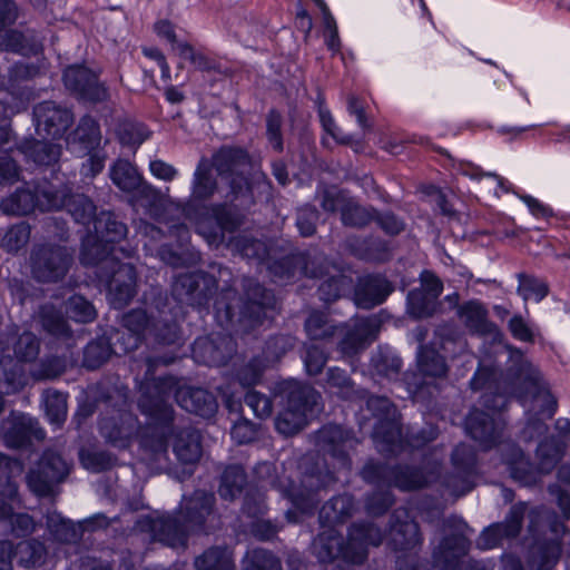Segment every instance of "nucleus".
<instances>
[{"mask_svg": "<svg viewBox=\"0 0 570 570\" xmlns=\"http://www.w3.org/2000/svg\"><path fill=\"white\" fill-rule=\"evenodd\" d=\"M213 166L216 168L222 181L229 187L226 197L232 200L239 197H246L250 191V185L247 174L250 163L247 154L242 149L222 148L213 157ZM212 163L203 157L195 171L193 194L196 198L205 199L210 197L217 188L216 181L213 179Z\"/></svg>", "mask_w": 570, "mask_h": 570, "instance_id": "f257e3e1", "label": "nucleus"}, {"mask_svg": "<svg viewBox=\"0 0 570 570\" xmlns=\"http://www.w3.org/2000/svg\"><path fill=\"white\" fill-rule=\"evenodd\" d=\"M384 533L374 523H354L348 532V540L332 528L323 531L314 541V551L321 562H332L343 559L351 563H362L367 557L370 546L382 543Z\"/></svg>", "mask_w": 570, "mask_h": 570, "instance_id": "f03ea898", "label": "nucleus"}, {"mask_svg": "<svg viewBox=\"0 0 570 570\" xmlns=\"http://www.w3.org/2000/svg\"><path fill=\"white\" fill-rule=\"evenodd\" d=\"M215 498L212 493L196 491L185 498L177 517H161L149 521L153 538L169 547L184 546L190 531L200 529L210 515Z\"/></svg>", "mask_w": 570, "mask_h": 570, "instance_id": "7ed1b4c3", "label": "nucleus"}, {"mask_svg": "<svg viewBox=\"0 0 570 570\" xmlns=\"http://www.w3.org/2000/svg\"><path fill=\"white\" fill-rule=\"evenodd\" d=\"M40 341L31 332L11 334L0 338V392L10 394L20 391L28 383L24 365L37 360Z\"/></svg>", "mask_w": 570, "mask_h": 570, "instance_id": "20e7f679", "label": "nucleus"}, {"mask_svg": "<svg viewBox=\"0 0 570 570\" xmlns=\"http://www.w3.org/2000/svg\"><path fill=\"white\" fill-rule=\"evenodd\" d=\"M100 245L88 247L81 252V262L85 265H97V275L108 285V293L111 303L116 307H122L129 303L136 293V273L130 264H122L116 257L117 248L101 257H96L94 252H98Z\"/></svg>", "mask_w": 570, "mask_h": 570, "instance_id": "39448f33", "label": "nucleus"}, {"mask_svg": "<svg viewBox=\"0 0 570 570\" xmlns=\"http://www.w3.org/2000/svg\"><path fill=\"white\" fill-rule=\"evenodd\" d=\"M308 336L312 340H326L332 337L336 331L344 332L340 342V351L344 355H352L375 340L379 332V322L376 318H357L348 328L336 327L327 316L320 312L309 315L305 324Z\"/></svg>", "mask_w": 570, "mask_h": 570, "instance_id": "423d86ee", "label": "nucleus"}, {"mask_svg": "<svg viewBox=\"0 0 570 570\" xmlns=\"http://www.w3.org/2000/svg\"><path fill=\"white\" fill-rule=\"evenodd\" d=\"M122 323L126 331L117 335L114 344L115 346L120 345L122 353L136 350L142 335L147 332L163 344H174L179 337L176 323L165 318L150 322V317L142 309H134L127 313Z\"/></svg>", "mask_w": 570, "mask_h": 570, "instance_id": "0eeeda50", "label": "nucleus"}, {"mask_svg": "<svg viewBox=\"0 0 570 570\" xmlns=\"http://www.w3.org/2000/svg\"><path fill=\"white\" fill-rule=\"evenodd\" d=\"M286 407L275 420L276 430L285 435H294L299 432L313 415L317 406L320 394L309 385L295 381L286 382Z\"/></svg>", "mask_w": 570, "mask_h": 570, "instance_id": "6e6552de", "label": "nucleus"}, {"mask_svg": "<svg viewBox=\"0 0 570 570\" xmlns=\"http://www.w3.org/2000/svg\"><path fill=\"white\" fill-rule=\"evenodd\" d=\"M173 362L174 357H146V371L140 384L141 396L139 399V407L145 414L164 423L173 420L174 412L166 397L171 393L175 382L173 377L163 379L153 386L150 382L154 381L155 370L159 364L168 365Z\"/></svg>", "mask_w": 570, "mask_h": 570, "instance_id": "1a4fd4ad", "label": "nucleus"}, {"mask_svg": "<svg viewBox=\"0 0 570 570\" xmlns=\"http://www.w3.org/2000/svg\"><path fill=\"white\" fill-rule=\"evenodd\" d=\"M286 472L284 471L282 475L277 476L274 484L302 513L311 512L318 502L317 492L336 480L334 472L318 471L317 473H305L299 485H296L292 473Z\"/></svg>", "mask_w": 570, "mask_h": 570, "instance_id": "9d476101", "label": "nucleus"}, {"mask_svg": "<svg viewBox=\"0 0 570 570\" xmlns=\"http://www.w3.org/2000/svg\"><path fill=\"white\" fill-rule=\"evenodd\" d=\"M73 252L67 246L43 244L36 246L31 253L32 276L42 283L61 281L72 265Z\"/></svg>", "mask_w": 570, "mask_h": 570, "instance_id": "9b49d317", "label": "nucleus"}, {"mask_svg": "<svg viewBox=\"0 0 570 570\" xmlns=\"http://www.w3.org/2000/svg\"><path fill=\"white\" fill-rule=\"evenodd\" d=\"M70 464L57 452L46 451L27 474V484L37 497H53L57 485L65 481Z\"/></svg>", "mask_w": 570, "mask_h": 570, "instance_id": "f8f14e48", "label": "nucleus"}, {"mask_svg": "<svg viewBox=\"0 0 570 570\" xmlns=\"http://www.w3.org/2000/svg\"><path fill=\"white\" fill-rule=\"evenodd\" d=\"M445 528L452 530V532L445 535L434 549L433 561L435 567L441 570H454L469 551L468 534L470 529L466 523L456 518L446 520Z\"/></svg>", "mask_w": 570, "mask_h": 570, "instance_id": "ddd939ff", "label": "nucleus"}, {"mask_svg": "<svg viewBox=\"0 0 570 570\" xmlns=\"http://www.w3.org/2000/svg\"><path fill=\"white\" fill-rule=\"evenodd\" d=\"M363 479L377 485H394L402 491H412L425 487L429 478L421 470L411 466L387 468L373 462L362 470Z\"/></svg>", "mask_w": 570, "mask_h": 570, "instance_id": "4468645a", "label": "nucleus"}, {"mask_svg": "<svg viewBox=\"0 0 570 570\" xmlns=\"http://www.w3.org/2000/svg\"><path fill=\"white\" fill-rule=\"evenodd\" d=\"M367 406L379 417L373 433L379 451L394 452L402 435L395 406L384 396L370 397Z\"/></svg>", "mask_w": 570, "mask_h": 570, "instance_id": "2eb2a0df", "label": "nucleus"}, {"mask_svg": "<svg viewBox=\"0 0 570 570\" xmlns=\"http://www.w3.org/2000/svg\"><path fill=\"white\" fill-rule=\"evenodd\" d=\"M39 202L43 209L66 208L75 220L82 225L94 224L97 218L96 206L87 196L82 194L69 195L66 188L43 190Z\"/></svg>", "mask_w": 570, "mask_h": 570, "instance_id": "dca6fc26", "label": "nucleus"}, {"mask_svg": "<svg viewBox=\"0 0 570 570\" xmlns=\"http://www.w3.org/2000/svg\"><path fill=\"white\" fill-rule=\"evenodd\" d=\"M240 225V219L225 206H215L197 222V232L210 246H218L224 240L225 232H233Z\"/></svg>", "mask_w": 570, "mask_h": 570, "instance_id": "f3484780", "label": "nucleus"}, {"mask_svg": "<svg viewBox=\"0 0 570 570\" xmlns=\"http://www.w3.org/2000/svg\"><path fill=\"white\" fill-rule=\"evenodd\" d=\"M505 422L501 415H490L474 410L466 419L468 433L484 449H491L503 441Z\"/></svg>", "mask_w": 570, "mask_h": 570, "instance_id": "a211bd4d", "label": "nucleus"}, {"mask_svg": "<svg viewBox=\"0 0 570 570\" xmlns=\"http://www.w3.org/2000/svg\"><path fill=\"white\" fill-rule=\"evenodd\" d=\"M317 441L325 453L336 460L334 468L348 469V451L357 443L350 432L338 425H326L320 430Z\"/></svg>", "mask_w": 570, "mask_h": 570, "instance_id": "6ab92c4d", "label": "nucleus"}, {"mask_svg": "<svg viewBox=\"0 0 570 570\" xmlns=\"http://www.w3.org/2000/svg\"><path fill=\"white\" fill-rule=\"evenodd\" d=\"M246 302L240 308L239 322L247 328L262 324L267 315V309L273 306V295L253 279H246L244 284Z\"/></svg>", "mask_w": 570, "mask_h": 570, "instance_id": "aec40b11", "label": "nucleus"}, {"mask_svg": "<svg viewBox=\"0 0 570 570\" xmlns=\"http://www.w3.org/2000/svg\"><path fill=\"white\" fill-rule=\"evenodd\" d=\"M23 466L0 453V520H6L20 504L18 485L14 478L22 473Z\"/></svg>", "mask_w": 570, "mask_h": 570, "instance_id": "412c9836", "label": "nucleus"}, {"mask_svg": "<svg viewBox=\"0 0 570 570\" xmlns=\"http://www.w3.org/2000/svg\"><path fill=\"white\" fill-rule=\"evenodd\" d=\"M38 134L47 138H60L72 124V116L52 101H45L35 108Z\"/></svg>", "mask_w": 570, "mask_h": 570, "instance_id": "4be33fe9", "label": "nucleus"}, {"mask_svg": "<svg viewBox=\"0 0 570 570\" xmlns=\"http://www.w3.org/2000/svg\"><path fill=\"white\" fill-rule=\"evenodd\" d=\"M112 183L122 191L137 193L140 197L156 199L158 191L145 183L137 168L128 160L118 159L109 174Z\"/></svg>", "mask_w": 570, "mask_h": 570, "instance_id": "5701e85b", "label": "nucleus"}, {"mask_svg": "<svg viewBox=\"0 0 570 570\" xmlns=\"http://www.w3.org/2000/svg\"><path fill=\"white\" fill-rule=\"evenodd\" d=\"M550 530L556 538L546 542H535L530 548L527 562L531 570H552L560 558L561 548L557 538L566 533V527L562 522L554 521Z\"/></svg>", "mask_w": 570, "mask_h": 570, "instance_id": "b1692460", "label": "nucleus"}, {"mask_svg": "<svg viewBox=\"0 0 570 570\" xmlns=\"http://www.w3.org/2000/svg\"><path fill=\"white\" fill-rule=\"evenodd\" d=\"M63 80L67 88L90 101H101L106 98V90L98 81L97 76L81 66L66 69Z\"/></svg>", "mask_w": 570, "mask_h": 570, "instance_id": "393cba45", "label": "nucleus"}, {"mask_svg": "<svg viewBox=\"0 0 570 570\" xmlns=\"http://www.w3.org/2000/svg\"><path fill=\"white\" fill-rule=\"evenodd\" d=\"M527 511L525 503L514 504L505 522L489 527L479 538L478 546L481 549H491L500 544L503 538L517 537L521 530V523Z\"/></svg>", "mask_w": 570, "mask_h": 570, "instance_id": "a878e982", "label": "nucleus"}, {"mask_svg": "<svg viewBox=\"0 0 570 570\" xmlns=\"http://www.w3.org/2000/svg\"><path fill=\"white\" fill-rule=\"evenodd\" d=\"M36 422L26 414L11 413L0 424V436L9 448H21L31 435L39 438L35 430Z\"/></svg>", "mask_w": 570, "mask_h": 570, "instance_id": "bb28decb", "label": "nucleus"}, {"mask_svg": "<svg viewBox=\"0 0 570 570\" xmlns=\"http://www.w3.org/2000/svg\"><path fill=\"white\" fill-rule=\"evenodd\" d=\"M391 542L396 550L413 549L421 543V533L415 521L405 509H397L392 515Z\"/></svg>", "mask_w": 570, "mask_h": 570, "instance_id": "cd10ccee", "label": "nucleus"}, {"mask_svg": "<svg viewBox=\"0 0 570 570\" xmlns=\"http://www.w3.org/2000/svg\"><path fill=\"white\" fill-rule=\"evenodd\" d=\"M94 232L99 238V242L90 244V242H86L83 247L87 245L91 247L94 245H100V249L98 252H94L96 257L105 256L110 253L114 247L107 249L106 246H102V243H118L126 237L127 227L121 222L117 220L114 214L102 212L100 213L94 222Z\"/></svg>", "mask_w": 570, "mask_h": 570, "instance_id": "c85d7f7f", "label": "nucleus"}, {"mask_svg": "<svg viewBox=\"0 0 570 570\" xmlns=\"http://www.w3.org/2000/svg\"><path fill=\"white\" fill-rule=\"evenodd\" d=\"M175 399L184 410L203 417H210L217 411L214 395L200 387H178L175 391Z\"/></svg>", "mask_w": 570, "mask_h": 570, "instance_id": "c756f323", "label": "nucleus"}, {"mask_svg": "<svg viewBox=\"0 0 570 570\" xmlns=\"http://www.w3.org/2000/svg\"><path fill=\"white\" fill-rule=\"evenodd\" d=\"M503 460L509 466L511 476L523 485L535 484L541 476V471L533 468L523 455V452L514 444H507Z\"/></svg>", "mask_w": 570, "mask_h": 570, "instance_id": "7c9ffc66", "label": "nucleus"}, {"mask_svg": "<svg viewBox=\"0 0 570 570\" xmlns=\"http://www.w3.org/2000/svg\"><path fill=\"white\" fill-rule=\"evenodd\" d=\"M392 292L386 278L382 276H368L363 278L355 292V302L362 308H372L384 302Z\"/></svg>", "mask_w": 570, "mask_h": 570, "instance_id": "2f4dec72", "label": "nucleus"}, {"mask_svg": "<svg viewBox=\"0 0 570 570\" xmlns=\"http://www.w3.org/2000/svg\"><path fill=\"white\" fill-rule=\"evenodd\" d=\"M100 140L101 135L98 124L91 117L85 116L68 139V146L72 153L90 154L99 146Z\"/></svg>", "mask_w": 570, "mask_h": 570, "instance_id": "473e14b6", "label": "nucleus"}, {"mask_svg": "<svg viewBox=\"0 0 570 570\" xmlns=\"http://www.w3.org/2000/svg\"><path fill=\"white\" fill-rule=\"evenodd\" d=\"M515 374L518 382L524 386L527 393L532 394L535 399L542 397L552 406L556 405V401L542 382L540 371L530 361L522 358ZM552 412L553 407L549 409V416L552 415Z\"/></svg>", "mask_w": 570, "mask_h": 570, "instance_id": "72a5a7b5", "label": "nucleus"}, {"mask_svg": "<svg viewBox=\"0 0 570 570\" xmlns=\"http://www.w3.org/2000/svg\"><path fill=\"white\" fill-rule=\"evenodd\" d=\"M174 452L177 460L184 465L196 464L202 456L200 434L198 431L187 428L175 434Z\"/></svg>", "mask_w": 570, "mask_h": 570, "instance_id": "f704fd0d", "label": "nucleus"}, {"mask_svg": "<svg viewBox=\"0 0 570 570\" xmlns=\"http://www.w3.org/2000/svg\"><path fill=\"white\" fill-rule=\"evenodd\" d=\"M53 189L51 186L37 190L35 195L30 189H17L16 193L0 203L1 210L7 215H27L36 207L45 210L40 206L39 197L43 190Z\"/></svg>", "mask_w": 570, "mask_h": 570, "instance_id": "c9c22d12", "label": "nucleus"}, {"mask_svg": "<svg viewBox=\"0 0 570 570\" xmlns=\"http://www.w3.org/2000/svg\"><path fill=\"white\" fill-rule=\"evenodd\" d=\"M453 464L463 472V476L461 479V485H456V478L451 479L449 482V487L452 488L453 493L456 495H462L470 491L473 484L470 481V476L472 475L475 455L472 449L468 445L461 444L455 448L452 454Z\"/></svg>", "mask_w": 570, "mask_h": 570, "instance_id": "e433bc0d", "label": "nucleus"}, {"mask_svg": "<svg viewBox=\"0 0 570 570\" xmlns=\"http://www.w3.org/2000/svg\"><path fill=\"white\" fill-rule=\"evenodd\" d=\"M355 512V503L351 495L343 494L332 498L320 511V520L323 524L333 525L343 523Z\"/></svg>", "mask_w": 570, "mask_h": 570, "instance_id": "4c0bfd02", "label": "nucleus"}, {"mask_svg": "<svg viewBox=\"0 0 570 570\" xmlns=\"http://www.w3.org/2000/svg\"><path fill=\"white\" fill-rule=\"evenodd\" d=\"M142 445L150 464L158 471L169 469L167 460V441L164 432H156L144 439Z\"/></svg>", "mask_w": 570, "mask_h": 570, "instance_id": "58836bf2", "label": "nucleus"}, {"mask_svg": "<svg viewBox=\"0 0 570 570\" xmlns=\"http://www.w3.org/2000/svg\"><path fill=\"white\" fill-rule=\"evenodd\" d=\"M197 570H235L230 551L210 548L195 559Z\"/></svg>", "mask_w": 570, "mask_h": 570, "instance_id": "ea45409f", "label": "nucleus"}, {"mask_svg": "<svg viewBox=\"0 0 570 570\" xmlns=\"http://www.w3.org/2000/svg\"><path fill=\"white\" fill-rule=\"evenodd\" d=\"M198 279L199 277L194 274L179 275L173 285V294L177 301L188 305L200 304L202 299L198 292Z\"/></svg>", "mask_w": 570, "mask_h": 570, "instance_id": "a19ab883", "label": "nucleus"}, {"mask_svg": "<svg viewBox=\"0 0 570 570\" xmlns=\"http://www.w3.org/2000/svg\"><path fill=\"white\" fill-rule=\"evenodd\" d=\"M246 484V475L243 468L238 465L228 466L222 476L219 494L225 500H234L242 493Z\"/></svg>", "mask_w": 570, "mask_h": 570, "instance_id": "79ce46f5", "label": "nucleus"}, {"mask_svg": "<svg viewBox=\"0 0 570 570\" xmlns=\"http://www.w3.org/2000/svg\"><path fill=\"white\" fill-rule=\"evenodd\" d=\"M460 316L464 324L474 332H488L492 325L487 321V309L476 301H471L462 305Z\"/></svg>", "mask_w": 570, "mask_h": 570, "instance_id": "37998d69", "label": "nucleus"}, {"mask_svg": "<svg viewBox=\"0 0 570 570\" xmlns=\"http://www.w3.org/2000/svg\"><path fill=\"white\" fill-rule=\"evenodd\" d=\"M417 366L423 375L431 377H442L448 371L443 357L435 350L426 346L419 353Z\"/></svg>", "mask_w": 570, "mask_h": 570, "instance_id": "c03bdc74", "label": "nucleus"}, {"mask_svg": "<svg viewBox=\"0 0 570 570\" xmlns=\"http://www.w3.org/2000/svg\"><path fill=\"white\" fill-rule=\"evenodd\" d=\"M562 456V448L554 439L541 442L537 450L538 466L541 473H550Z\"/></svg>", "mask_w": 570, "mask_h": 570, "instance_id": "a18cd8bd", "label": "nucleus"}, {"mask_svg": "<svg viewBox=\"0 0 570 570\" xmlns=\"http://www.w3.org/2000/svg\"><path fill=\"white\" fill-rule=\"evenodd\" d=\"M112 351L116 354L120 353V345H112L111 347L109 343L102 340L89 343L85 350V365L91 370L99 367L110 357Z\"/></svg>", "mask_w": 570, "mask_h": 570, "instance_id": "49530a36", "label": "nucleus"}, {"mask_svg": "<svg viewBox=\"0 0 570 570\" xmlns=\"http://www.w3.org/2000/svg\"><path fill=\"white\" fill-rule=\"evenodd\" d=\"M40 322L46 332L55 336H68L69 326L62 316L52 305H43L40 309Z\"/></svg>", "mask_w": 570, "mask_h": 570, "instance_id": "de8ad7c7", "label": "nucleus"}, {"mask_svg": "<svg viewBox=\"0 0 570 570\" xmlns=\"http://www.w3.org/2000/svg\"><path fill=\"white\" fill-rule=\"evenodd\" d=\"M243 570H281V562L273 553L255 549L244 558Z\"/></svg>", "mask_w": 570, "mask_h": 570, "instance_id": "09e8293b", "label": "nucleus"}, {"mask_svg": "<svg viewBox=\"0 0 570 570\" xmlns=\"http://www.w3.org/2000/svg\"><path fill=\"white\" fill-rule=\"evenodd\" d=\"M45 553L46 549L43 544L37 540L22 541L14 549V556L18 562L24 567L41 563Z\"/></svg>", "mask_w": 570, "mask_h": 570, "instance_id": "8fccbe9b", "label": "nucleus"}, {"mask_svg": "<svg viewBox=\"0 0 570 570\" xmlns=\"http://www.w3.org/2000/svg\"><path fill=\"white\" fill-rule=\"evenodd\" d=\"M409 312L416 318L429 317L436 311L438 301L424 293L414 289L407 296Z\"/></svg>", "mask_w": 570, "mask_h": 570, "instance_id": "3c124183", "label": "nucleus"}, {"mask_svg": "<svg viewBox=\"0 0 570 570\" xmlns=\"http://www.w3.org/2000/svg\"><path fill=\"white\" fill-rule=\"evenodd\" d=\"M45 404L49 421L60 425L67 416V396L61 392L49 390L45 394Z\"/></svg>", "mask_w": 570, "mask_h": 570, "instance_id": "603ef678", "label": "nucleus"}, {"mask_svg": "<svg viewBox=\"0 0 570 570\" xmlns=\"http://www.w3.org/2000/svg\"><path fill=\"white\" fill-rule=\"evenodd\" d=\"M342 222L346 226L363 227L374 219V210L347 202L342 207Z\"/></svg>", "mask_w": 570, "mask_h": 570, "instance_id": "864d4df0", "label": "nucleus"}, {"mask_svg": "<svg viewBox=\"0 0 570 570\" xmlns=\"http://www.w3.org/2000/svg\"><path fill=\"white\" fill-rule=\"evenodd\" d=\"M326 385L330 391L343 399H351L354 395V384L346 373L340 368H330L327 372Z\"/></svg>", "mask_w": 570, "mask_h": 570, "instance_id": "5fc2aeb1", "label": "nucleus"}, {"mask_svg": "<svg viewBox=\"0 0 570 570\" xmlns=\"http://www.w3.org/2000/svg\"><path fill=\"white\" fill-rule=\"evenodd\" d=\"M47 524L50 533L60 542H75L79 538L75 524L59 515L48 517Z\"/></svg>", "mask_w": 570, "mask_h": 570, "instance_id": "6e6d98bb", "label": "nucleus"}, {"mask_svg": "<svg viewBox=\"0 0 570 570\" xmlns=\"http://www.w3.org/2000/svg\"><path fill=\"white\" fill-rule=\"evenodd\" d=\"M67 313L72 320L80 323H88L96 318L94 305L80 295H73L68 299Z\"/></svg>", "mask_w": 570, "mask_h": 570, "instance_id": "4d7b16f0", "label": "nucleus"}, {"mask_svg": "<svg viewBox=\"0 0 570 570\" xmlns=\"http://www.w3.org/2000/svg\"><path fill=\"white\" fill-rule=\"evenodd\" d=\"M118 137L122 145L136 147L149 137V132L141 124L125 121L119 125Z\"/></svg>", "mask_w": 570, "mask_h": 570, "instance_id": "13d9d810", "label": "nucleus"}, {"mask_svg": "<svg viewBox=\"0 0 570 570\" xmlns=\"http://www.w3.org/2000/svg\"><path fill=\"white\" fill-rule=\"evenodd\" d=\"M230 245L246 258L263 259L267 255V248L263 242L247 236L235 237Z\"/></svg>", "mask_w": 570, "mask_h": 570, "instance_id": "bf43d9fd", "label": "nucleus"}, {"mask_svg": "<svg viewBox=\"0 0 570 570\" xmlns=\"http://www.w3.org/2000/svg\"><path fill=\"white\" fill-rule=\"evenodd\" d=\"M66 365L63 360L57 356L47 357L32 370L29 375L37 381L50 380L60 376L65 372Z\"/></svg>", "mask_w": 570, "mask_h": 570, "instance_id": "052dcab7", "label": "nucleus"}, {"mask_svg": "<svg viewBox=\"0 0 570 570\" xmlns=\"http://www.w3.org/2000/svg\"><path fill=\"white\" fill-rule=\"evenodd\" d=\"M30 239V227L24 223L17 224L8 229L2 238V246L8 252H18Z\"/></svg>", "mask_w": 570, "mask_h": 570, "instance_id": "680f3d73", "label": "nucleus"}, {"mask_svg": "<svg viewBox=\"0 0 570 570\" xmlns=\"http://www.w3.org/2000/svg\"><path fill=\"white\" fill-rule=\"evenodd\" d=\"M194 356L208 365H218L224 362L225 356L216 348L213 341L199 338L193 348Z\"/></svg>", "mask_w": 570, "mask_h": 570, "instance_id": "e2e57ef3", "label": "nucleus"}, {"mask_svg": "<svg viewBox=\"0 0 570 570\" xmlns=\"http://www.w3.org/2000/svg\"><path fill=\"white\" fill-rule=\"evenodd\" d=\"M30 155L40 165H51L59 159L61 147L50 141L40 140L32 145Z\"/></svg>", "mask_w": 570, "mask_h": 570, "instance_id": "0e129e2a", "label": "nucleus"}, {"mask_svg": "<svg viewBox=\"0 0 570 570\" xmlns=\"http://www.w3.org/2000/svg\"><path fill=\"white\" fill-rule=\"evenodd\" d=\"M518 292L524 301H541L548 294V287L543 282L521 275Z\"/></svg>", "mask_w": 570, "mask_h": 570, "instance_id": "69168bd1", "label": "nucleus"}, {"mask_svg": "<svg viewBox=\"0 0 570 570\" xmlns=\"http://www.w3.org/2000/svg\"><path fill=\"white\" fill-rule=\"evenodd\" d=\"M4 47L7 50L20 52L22 55L36 53L40 49V45L38 42L28 43L24 35L16 30H11L6 33Z\"/></svg>", "mask_w": 570, "mask_h": 570, "instance_id": "338daca9", "label": "nucleus"}, {"mask_svg": "<svg viewBox=\"0 0 570 570\" xmlns=\"http://www.w3.org/2000/svg\"><path fill=\"white\" fill-rule=\"evenodd\" d=\"M80 461L86 469L91 471L109 469L114 463V459L110 454L98 451H81Z\"/></svg>", "mask_w": 570, "mask_h": 570, "instance_id": "774afa93", "label": "nucleus"}]
</instances>
